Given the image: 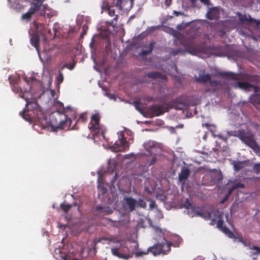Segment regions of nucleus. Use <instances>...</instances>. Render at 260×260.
I'll list each match as a JSON object with an SVG mask.
<instances>
[{
    "instance_id": "53",
    "label": "nucleus",
    "mask_w": 260,
    "mask_h": 260,
    "mask_svg": "<svg viewBox=\"0 0 260 260\" xmlns=\"http://www.w3.org/2000/svg\"><path fill=\"white\" fill-rule=\"evenodd\" d=\"M152 100V98L151 97V96H148L147 99H146V100L148 102H150Z\"/></svg>"
},
{
    "instance_id": "33",
    "label": "nucleus",
    "mask_w": 260,
    "mask_h": 260,
    "mask_svg": "<svg viewBox=\"0 0 260 260\" xmlns=\"http://www.w3.org/2000/svg\"><path fill=\"white\" fill-rule=\"evenodd\" d=\"M245 187V185L243 183H242L241 182H236L232 186L233 189L234 190L240 188H243Z\"/></svg>"
},
{
    "instance_id": "32",
    "label": "nucleus",
    "mask_w": 260,
    "mask_h": 260,
    "mask_svg": "<svg viewBox=\"0 0 260 260\" xmlns=\"http://www.w3.org/2000/svg\"><path fill=\"white\" fill-rule=\"evenodd\" d=\"M183 207L187 209H192L193 207L192 206V204L189 202L188 199H186L184 201L183 205Z\"/></svg>"
},
{
    "instance_id": "43",
    "label": "nucleus",
    "mask_w": 260,
    "mask_h": 260,
    "mask_svg": "<svg viewBox=\"0 0 260 260\" xmlns=\"http://www.w3.org/2000/svg\"><path fill=\"white\" fill-rule=\"evenodd\" d=\"M79 120H81L82 122H85L87 119L83 114H81Z\"/></svg>"
},
{
    "instance_id": "6",
    "label": "nucleus",
    "mask_w": 260,
    "mask_h": 260,
    "mask_svg": "<svg viewBox=\"0 0 260 260\" xmlns=\"http://www.w3.org/2000/svg\"><path fill=\"white\" fill-rule=\"evenodd\" d=\"M169 108L165 105H153L148 108V114L149 117H153L154 116H158L163 114L164 113L168 112Z\"/></svg>"
},
{
    "instance_id": "25",
    "label": "nucleus",
    "mask_w": 260,
    "mask_h": 260,
    "mask_svg": "<svg viewBox=\"0 0 260 260\" xmlns=\"http://www.w3.org/2000/svg\"><path fill=\"white\" fill-rule=\"evenodd\" d=\"M211 212L208 210H203L202 213H199V216L201 217L205 220H209L211 218Z\"/></svg>"
},
{
    "instance_id": "21",
    "label": "nucleus",
    "mask_w": 260,
    "mask_h": 260,
    "mask_svg": "<svg viewBox=\"0 0 260 260\" xmlns=\"http://www.w3.org/2000/svg\"><path fill=\"white\" fill-rule=\"evenodd\" d=\"M96 211L99 212L100 213L104 212L107 215H109L113 213L112 209L109 207H103L101 206H96Z\"/></svg>"
},
{
    "instance_id": "36",
    "label": "nucleus",
    "mask_w": 260,
    "mask_h": 260,
    "mask_svg": "<svg viewBox=\"0 0 260 260\" xmlns=\"http://www.w3.org/2000/svg\"><path fill=\"white\" fill-rule=\"evenodd\" d=\"M104 237H101V238H98V239H95L94 240V241H93V244L94 245V250H95V246H96V245L98 243L101 242L103 240H104Z\"/></svg>"
},
{
    "instance_id": "10",
    "label": "nucleus",
    "mask_w": 260,
    "mask_h": 260,
    "mask_svg": "<svg viewBox=\"0 0 260 260\" xmlns=\"http://www.w3.org/2000/svg\"><path fill=\"white\" fill-rule=\"evenodd\" d=\"M113 7V6H110V2L107 0H104L103 5L101 6L103 11H105L107 12L108 14L111 17L114 16L111 22V24L114 25L116 24L118 15H115V10Z\"/></svg>"
},
{
    "instance_id": "9",
    "label": "nucleus",
    "mask_w": 260,
    "mask_h": 260,
    "mask_svg": "<svg viewBox=\"0 0 260 260\" xmlns=\"http://www.w3.org/2000/svg\"><path fill=\"white\" fill-rule=\"evenodd\" d=\"M41 4L38 3H32L28 11L22 15L21 19L28 22L30 21L32 16L38 12L41 9Z\"/></svg>"
},
{
    "instance_id": "4",
    "label": "nucleus",
    "mask_w": 260,
    "mask_h": 260,
    "mask_svg": "<svg viewBox=\"0 0 260 260\" xmlns=\"http://www.w3.org/2000/svg\"><path fill=\"white\" fill-rule=\"evenodd\" d=\"M234 136L238 137L246 145L252 149L253 151H256L259 150V147L256 142L254 140L253 135L244 129H240L238 131L237 134L234 135Z\"/></svg>"
},
{
    "instance_id": "55",
    "label": "nucleus",
    "mask_w": 260,
    "mask_h": 260,
    "mask_svg": "<svg viewBox=\"0 0 260 260\" xmlns=\"http://www.w3.org/2000/svg\"><path fill=\"white\" fill-rule=\"evenodd\" d=\"M53 30H54V36H55L56 35L57 30H56V28H53Z\"/></svg>"
},
{
    "instance_id": "26",
    "label": "nucleus",
    "mask_w": 260,
    "mask_h": 260,
    "mask_svg": "<svg viewBox=\"0 0 260 260\" xmlns=\"http://www.w3.org/2000/svg\"><path fill=\"white\" fill-rule=\"evenodd\" d=\"M131 104L135 107L136 109L141 114H143V109L140 102L138 101H135L131 103Z\"/></svg>"
},
{
    "instance_id": "35",
    "label": "nucleus",
    "mask_w": 260,
    "mask_h": 260,
    "mask_svg": "<svg viewBox=\"0 0 260 260\" xmlns=\"http://www.w3.org/2000/svg\"><path fill=\"white\" fill-rule=\"evenodd\" d=\"M253 169L256 174L260 173V163L254 164Z\"/></svg>"
},
{
    "instance_id": "50",
    "label": "nucleus",
    "mask_w": 260,
    "mask_h": 260,
    "mask_svg": "<svg viewBox=\"0 0 260 260\" xmlns=\"http://www.w3.org/2000/svg\"><path fill=\"white\" fill-rule=\"evenodd\" d=\"M155 162H156V158L155 157H153L151 160L150 162V165H153V164H155Z\"/></svg>"
},
{
    "instance_id": "30",
    "label": "nucleus",
    "mask_w": 260,
    "mask_h": 260,
    "mask_svg": "<svg viewBox=\"0 0 260 260\" xmlns=\"http://www.w3.org/2000/svg\"><path fill=\"white\" fill-rule=\"evenodd\" d=\"M63 75L62 73L59 71L58 75L55 77V80L58 84H60L63 81Z\"/></svg>"
},
{
    "instance_id": "7",
    "label": "nucleus",
    "mask_w": 260,
    "mask_h": 260,
    "mask_svg": "<svg viewBox=\"0 0 260 260\" xmlns=\"http://www.w3.org/2000/svg\"><path fill=\"white\" fill-rule=\"evenodd\" d=\"M100 116L99 113L92 115L91 121L89 123V128L90 131L93 134L92 135H96L100 133H103L102 130L100 126Z\"/></svg>"
},
{
    "instance_id": "46",
    "label": "nucleus",
    "mask_w": 260,
    "mask_h": 260,
    "mask_svg": "<svg viewBox=\"0 0 260 260\" xmlns=\"http://www.w3.org/2000/svg\"><path fill=\"white\" fill-rule=\"evenodd\" d=\"M253 250H256L258 253H260V247H257L256 246H252V247L251 248Z\"/></svg>"
},
{
    "instance_id": "20",
    "label": "nucleus",
    "mask_w": 260,
    "mask_h": 260,
    "mask_svg": "<svg viewBox=\"0 0 260 260\" xmlns=\"http://www.w3.org/2000/svg\"><path fill=\"white\" fill-rule=\"evenodd\" d=\"M232 165H233L234 171L238 172L244 168L245 162L244 161H236L234 160L232 162Z\"/></svg>"
},
{
    "instance_id": "40",
    "label": "nucleus",
    "mask_w": 260,
    "mask_h": 260,
    "mask_svg": "<svg viewBox=\"0 0 260 260\" xmlns=\"http://www.w3.org/2000/svg\"><path fill=\"white\" fill-rule=\"evenodd\" d=\"M211 86H217L218 85V82L216 80H212L211 79L208 81Z\"/></svg>"
},
{
    "instance_id": "11",
    "label": "nucleus",
    "mask_w": 260,
    "mask_h": 260,
    "mask_svg": "<svg viewBox=\"0 0 260 260\" xmlns=\"http://www.w3.org/2000/svg\"><path fill=\"white\" fill-rule=\"evenodd\" d=\"M220 15V7H208L207 12L206 14V17L207 19L210 20H217L219 18Z\"/></svg>"
},
{
    "instance_id": "49",
    "label": "nucleus",
    "mask_w": 260,
    "mask_h": 260,
    "mask_svg": "<svg viewBox=\"0 0 260 260\" xmlns=\"http://www.w3.org/2000/svg\"><path fill=\"white\" fill-rule=\"evenodd\" d=\"M227 235L231 238H233L234 237V234L231 231L229 232V233Z\"/></svg>"
},
{
    "instance_id": "34",
    "label": "nucleus",
    "mask_w": 260,
    "mask_h": 260,
    "mask_svg": "<svg viewBox=\"0 0 260 260\" xmlns=\"http://www.w3.org/2000/svg\"><path fill=\"white\" fill-rule=\"evenodd\" d=\"M223 220L222 219V216L216 221L217 227L220 230L223 228Z\"/></svg>"
},
{
    "instance_id": "28",
    "label": "nucleus",
    "mask_w": 260,
    "mask_h": 260,
    "mask_svg": "<svg viewBox=\"0 0 260 260\" xmlns=\"http://www.w3.org/2000/svg\"><path fill=\"white\" fill-rule=\"evenodd\" d=\"M155 146L154 142L153 141H149L148 143L144 144V147L146 150L148 152H151V149Z\"/></svg>"
},
{
    "instance_id": "23",
    "label": "nucleus",
    "mask_w": 260,
    "mask_h": 260,
    "mask_svg": "<svg viewBox=\"0 0 260 260\" xmlns=\"http://www.w3.org/2000/svg\"><path fill=\"white\" fill-rule=\"evenodd\" d=\"M249 101L253 104H260V94H253L250 96Z\"/></svg>"
},
{
    "instance_id": "41",
    "label": "nucleus",
    "mask_w": 260,
    "mask_h": 260,
    "mask_svg": "<svg viewBox=\"0 0 260 260\" xmlns=\"http://www.w3.org/2000/svg\"><path fill=\"white\" fill-rule=\"evenodd\" d=\"M224 233L228 234L230 230L226 226H223L220 229Z\"/></svg>"
},
{
    "instance_id": "48",
    "label": "nucleus",
    "mask_w": 260,
    "mask_h": 260,
    "mask_svg": "<svg viewBox=\"0 0 260 260\" xmlns=\"http://www.w3.org/2000/svg\"><path fill=\"white\" fill-rule=\"evenodd\" d=\"M113 237H104V240L106 241L112 242Z\"/></svg>"
},
{
    "instance_id": "47",
    "label": "nucleus",
    "mask_w": 260,
    "mask_h": 260,
    "mask_svg": "<svg viewBox=\"0 0 260 260\" xmlns=\"http://www.w3.org/2000/svg\"><path fill=\"white\" fill-rule=\"evenodd\" d=\"M198 0H189L192 7H196V3Z\"/></svg>"
},
{
    "instance_id": "8",
    "label": "nucleus",
    "mask_w": 260,
    "mask_h": 260,
    "mask_svg": "<svg viewBox=\"0 0 260 260\" xmlns=\"http://www.w3.org/2000/svg\"><path fill=\"white\" fill-rule=\"evenodd\" d=\"M128 147V142L124 137V134L123 132H121L119 135L118 139L113 144L112 148L115 151L119 152L123 151Z\"/></svg>"
},
{
    "instance_id": "60",
    "label": "nucleus",
    "mask_w": 260,
    "mask_h": 260,
    "mask_svg": "<svg viewBox=\"0 0 260 260\" xmlns=\"http://www.w3.org/2000/svg\"><path fill=\"white\" fill-rule=\"evenodd\" d=\"M228 198H229V197H228V196H225V198L226 199H227Z\"/></svg>"
},
{
    "instance_id": "1",
    "label": "nucleus",
    "mask_w": 260,
    "mask_h": 260,
    "mask_svg": "<svg viewBox=\"0 0 260 260\" xmlns=\"http://www.w3.org/2000/svg\"><path fill=\"white\" fill-rule=\"evenodd\" d=\"M20 98L26 101V106L27 107L28 110L20 112V115L26 121H30L31 120L32 116L28 112L31 111L34 114L33 117L36 125L40 126L42 129L48 127L49 123L46 114L42 111L38 102L36 101H29L24 94H21Z\"/></svg>"
},
{
    "instance_id": "27",
    "label": "nucleus",
    "mask_w": 260,
    "mask_h": 260,
    "mask_svg": "<svg viewBox=\"0 0 260 260\" xmlns=\"http://www.w3.org/2000/svg\"><path fill=\"white\" fill-rule=\"evenodd\" d=\"M12 89L13 91L15 93H18L20 92L19 96L20 97L21 94L25 95L24 93H22V89L19 87L17 83H15L12 85Z\"/></svg>"
},
{
    "instance_id": "56",
    "label": "nucleus",
    "mask_w": 260,
    "mask_h": 260,
    "mask_svg": "<svg viewBox=\"0 0 260 260\" xmlns=\"http://www.w3.org/2000/svg\"><path fill=\"white\" fill-rule=\"evenodd\" d=\"M165 4L166 5H168V6H169L170 5V4H168V0H166V2H165Z\"/></svg>"
},
{
    "instance_id": "51",
    "label": "nucleus",
    "mask_w": 260,
    "mask_h": 260,
    "mask_svg": "<svg viewBox=\"0 0 260 260\" xmlns=\"http://www.w3.org/2000/svg\"><path fill=\"white\" fill-rule=\"evenodd\" d=\"M112 240H113L112 241V242H113L114 243L120 242V241L117 240L115 238L113 237Z\"/></svg>"
},
{
    "instance_id": "57",
    "label": "nucleus",
    "mask_w": 260,
    "mask_h": 260,
    "mask_svg": "<svg viewBox=\"0 0 260 260\" xmlns=\"http://www.w3.org/2000/svg\"><path fill=\"white\" fill-rule=\"evenodd\" d=\"M156 229H157V231H159L160 232L161 231V229L159 228H156Z\"/></svg>"
},
{
    "instance_id": "13",
    "label": "nucleus",
    "mask_w": 260,
    "mask_h": 260,
    "mask_svg": "<svg viewBox=\"0 0 260 260\" xmlns=\"http://www.w3.org/2000/svg\"><path fill=\"white\" fill-rule=\"evenodd\" d=\"M237 15L240 21L242 23L248 24H255L256 26L260 24V20H256L252 18L249 15L242 14L241 13L238 12Z\"/></svg>"
},
{
    "instance_id": "14",
    "label": "nucleus",
    "mask_w": 260,
    "mask_h": 260,
    "mask_svg": "<svg viewBox=\"0 0 260 260\" xmlns=\"http://www.w3.org/2000/svg\"><path fill=\"white\" fill-rule=\"evenodd\" d=\"M172 107L176 109L182 110L186 108L187 105L183 102H181L179 98H176L171 102Z\"/></svg>"
},
{
    "instance_id": "29",
    "label": "nucleus",
    "mask_w": 260,
    "mask_h": 260,
    "mask_svg": "<svg viewBox=\"0 0 260 260\" xmlns=\"http://www.w3.org/2000/svg\"><path fill=\"white\" fill-rule=\"evenodd\" d=\"M60 208L64 213H68L72 208V205L69 204L62 203L60 204Z\"/></svg>"
},
{
    "instance_id": "31",
    "label": "nucleus",
    "mask_w": 260,
    "mask_h": 260,
    "mask_svg": "<svg viewBox=\"0 0 260 260\" xmlns=\"http://www.w3.org/2000/svg\"><path fill=\"white\" fill-rule=\"evenodd\" d=\"M137 206L142 208H145L147 205L146 202L143 199H139V200L137 201Z\"/></svg>"
},
{
    "instance_id": "37",
    "label": "nucleus",
    "mask_w": 260,
    "mask_h": 260,
    "mask_svg": "<svg viewBox=\"0 0 260 260\" xmlns=\"http://www.w3.org/2000/svg\"><path fill=\"white\" fill-rule=\"evenodd\" d=\"M192 210L197 216H199V213H202L203 211L200 208L194 207L192 209Z\"/></svg>"
},
{
    "instance_id": "54",
    "label": "nucleus",
    "mask_w": 260,
    "mask_h": 260,
    "mask_svg": "<svg viewBox=\"0 0 260 260\" xmlns=\"http://www.w3.org/2000/svg\"><path fill=\"white\" fill-rule=\"evenodd\" d=\"M102 189L103 190H102V193L103 194H104V193H105L106 192V191H107V189L106 188H103Z\"/></svg>"
},
{
    "instance_id": "42",
    "label": "nucleus",
    "mask_w": 260,
    "mask_h": 260,
    "mask_svg": "<svg viewBox=\"0 0 260 260\" xmlns=\"http://www.w3.org/2000/svg\"><path fill=\"white\" fill-rule=\"evenodd\" d=\"M144 190L149 194H151L152 193V191L151 190L148 186H145L144 187Z\"/></svg>"
},
{
    "instance_id": "52",
    "label": "nucleus",
    "mask_w": 260,
    "mask_h": 260,
    "mask_svg": "<svg viewBox=\"0 0 260 260\" xmlns=\"http://www.w3.org/2000/svg\"><path fill=\"white\" fill-rule=\"evenodd\" d=\"M211 126V125L210 124H208V123H203L202 124V126L203 127H207V128H208L209 127H210Z\"/></svg>"
},
{
    "instance_id": "5",
    "label": "nucleus",
    "mask_w": 260,
    "mask_h": 260,
    "mask_svg": "<svg viewBox=\"0 0 260 260\" xmlns=\"http://www.w3.org/2000/svg\"><path fill=\"white\" fill-rule=\"evenodd\" d=\"M68 122L66 115L57 113L56 114L51 113L50 115V123L53 126L63 129Z\"/></svg>"
},
{
    "instance_id": "39",
    "label": "nucleus",
    "mask_w": 260,
    "mask_h": 260,
    "mask_svg": "<svg viewBox=\"0 0 260 260\" xmlns=\"http://www.w3.org/2000/svg\"><path fill=\"white\" fill-rule=\"evenodd\" d=\"M200 1L202 3L204 4V5L208 6V7H209V6L212 5L210 0H200Z\"/></svg>"
},
{
    "instance_id": "58",
    "label": "nucleus",
    "mask_w": 260,
    "mask_h": 260,
    "mask_svg": "<svg viewBox=\"0 0 260 260\" xmlns=\"http://www.w3.org/2000/svg\"><path fill=\"white\" fill-rule=\"evenodd\" d=\"M48 34H51V30L50 29H49V30H48Z\"/></svg>"
},
{
    "instance_id": "17",
    "label": "nucleus",
    "mask_w": 260,
    "mask_h": 260,
    "mask_svg": "<svg viewBox=\"0 0 260 260\" xmlns=\"http://www.w3.org/2000/svg\"><path fill=\"white\" fill-rule=\"evenodd\" d=\"M220 212L218 210H213L211 212V218L209 220H211L210 224L211 225H214L216 221L222 216Z\"/></svg>"
},
{
    "instance_id": "18",
    "label": "nucleus",
    "mask_w": 260,
    "mask_h": 260,
    "mask_svg": "<svg viewBox=\"0 0 260 260\" xmlns=\"http://www.w3.org/2000/svg\"><path fill=\"white\" fill-rule=\"evenodd\" d=\"M146 76L149 78L161 79L167 80V77L165 75H162L158 72H152L147 74Z\"/></svg>"
},
{
    "instance_id": "22",
    "label": "nucleus",
    "mask_w": 260,
    "mask_h": 260,
    "mask_svg": "<svg viewBox=\"0 0 260 260\" xmlns=\"http://www.w3.org/2000/svg\"><path fill=\"white\" fill-rule=\"evenodd\" d=\"M155 44V43L153 41L151 42L149 45L148 49L142 50L140 53V55L144 56L151 53L153 49Z\"/></svg>"
},
{
    "instance_id": "24",
    "label": "nucleus",
    "mask_w": 260,
    "mask_h": 260,
    "mask_svg": "<svg viewBox=\"0 0 260 260\" xmlns=\"http://www.w3.org/2000/svg\"><path fill=\"white\" fill-rule=\"evenodd\" d=\"M31 45L34 46L37 51L39 52V38L38 36H34L31 40Z\"/></svg>"
},
{
    "instance_id": "12",
    "label": "nucleus",
    "mask_w": 260,
    "mask_h": 260,
    "mask_svg": "<svg viewBox=\"0 0 260 260\" xmlns=\"http://www.w3.org/2000/svg\"><path fill=\"white\" fill-rule=\"evenodd\" d=\"M123 206L125 210L133 212L137 207V200L132 197H124L123 200Z\"/></svg>"
},
{
    "instance_id": "61",
    "label": "nucleus",
    "mask_w": 260,
    "mask_h": 260,
    "mask_svg": "<svg viewBox=\"0 0 260 260\" xmlns=\"http://www.w3.org/2000/svg\"><path fill=\"white\" fill-rule=\"evenodd\" d=\"M259 156H260V152H259Z\"/></svg>"
},
{
    "instance_id": "19",
    "label": "nucleus",
    "mask_w": 260,
    "mask_h": 260,
    "mask_svg": "<svg viewBox=\"0 0 260 260\" xmlns=\"http://www.w3.org/2000/svg\"><path fill=\"white\" fill-rule=\"evenodd\" d=\"M111 252L113 255L120 258L128 259L129 258L132 257L129 254L120 253L119 251V248H111Z\"/></svg>"
},
{
    "instance_id": "45",
    "label": "nucleus",
    "mask_w": 260,
    "mask_h": 260,
    "mask_svg": "<svg viewBox=\"0 0 260 260\" xmlns=\"http://www.w3.org/2000/svg\"><path fill=\"white\" fill-rule=\"evenodd\" d=\"M173 14H175L176 16H179V15H182L183 14V13H182L181 12H178L176 11H173Z\"/></svg>"
},
{
    "instance_id": "38",
    "label": "nucleus",
    "mask_w": 260,
    "mask_h": 260,
    "mask_svg": "<svg viewBox=\"0 0 260 260\" xmlns=\"http://www.w3.org/2000/svg\"><path fill=\"white\" fill-rule=\"evenodd\" d=\"M74 64H69L68 65L67 64H64L63 66L61 67V69H63L64 68H67L70 70H72L74 68Z\"/></svg>"
},
{
    "instance_id": "16",
    "label": "nucleus",
    "mask_w": 260,
    "mask_h": 260,
    "mask_svg": "<svg viewBox=\"0 0 260 260\" xmlns=\"http://www.w3.org/2000/svg\"><path fill=\"white\" fill-rule=\"evenodd\" d=\"M190 171L189 169L183 167L181 172L179 174L178 179L180 181H182L187 179L190 175Z\"/></svg>"
},
{
    "instance_id": "2",
    "label": "nucleus",
    "mask_w": 260,
    "mask_h": 260,
    "mask_svg": "<svg viewBox=\"0 0 260 260\" xmlns=\"http://www.w3.org/2000/svg\"><path fill=\"white\" fill-rule=\"evenodd\" d=\"M218 74L222 78L237 81V82L234 85L235 88H239L246 91H250L251 88H253L255 92L258 91L257 86L252 85L247 82L241 81V76L238 74L231 72H220L218 73Z\"/></svg>"
},
{
    "instance_id": "44",
    "label": "nucleus",
    "mask_w": 260,
    "mask_h": 260,
    "mask_svg": "<svg viewBox=\"0 0 260 260\" xmlns=\"http://www.w3.org/2000/svg\"><path fill=\"white\" fill-rule=\"evenodd\" d=\"M234 189L231 187L230 188H229L228 192L227 194H226V196H228V197H229V196L232 193L233 191H234Z\"/></svg>"
},
{
    "instance_id": "3",
    "label": "nucleus",
    "mask_w": 260,
    "mask_h": 260,
    "mask_svg": "<svg viewBox=\"0 0 260 260\" xmlns=\"http://www.w3.org/2000/svg\"><path fill=\"white\" fill-rule=\"evenodd\" d=\"M172 243L165 240V242L161 243H157L153 246L149 247L146 251L140 252L138 251L135 253L136 257L142 256L143 255L151 253L154 256L162 254L164 255L167 254L171 251V247Z\"/></svg>"
},
{
    "instance_id": "15",
    "label": "nucleus",
    "mask_w": 260,
    "mask_h": 260,
    "mask_svg": "<svg viewBox=\"0 0 260 260\" xmlns=\"http://www.w3.org/2000/svg\"><path fill=\"white\" fill-rule=\"evenodd\" d=\"M210 74H205L204 70L200 71L199 73V77L197 79L198 82L202 84H205L208 82L210 79Z\"/></svg>"
},
{
    "instance_id": "59",
    "label": "nucleus",
    "mask_w": 260,
    "mask_h": 260,
    "mask_svg": "<svg viewBox=\"0 0 260 260\" xmlns=\"http://www.w3.org/2000/svg\"><path fill=\"white\" fill-rule=\"evenodd\" d=\"M226 199L225 198L223 199V201L221 202V203H223Z\"/></svg>"
}]
</instances>
